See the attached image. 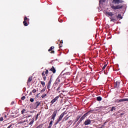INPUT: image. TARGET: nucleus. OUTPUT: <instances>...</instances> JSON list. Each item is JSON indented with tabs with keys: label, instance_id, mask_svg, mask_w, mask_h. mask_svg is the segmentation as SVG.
<instances>
[{
	"label": "nucleus",
	"instance_id": "51",
	"mask_svg": "<svg viewBox=\"0 0 128 128\" xmlns=\"http://www.w3.org/2000/svg\"><path fill=\"white\" fill-rule=\"evenodd\" d=\"M104 125H105V124H106V123H104Z\"/></svg>",
	"mask_w": 128,
	"mask_h": 128
},
{
	"label": "nucleus",
	"instance_id": "17",
	"mask_svg": "<svg viewBox=\"0 0 128 128\" xmlns=\"http://www.w3.org/2000/svg\"><path fill=\"white\" fill-rule=\"evenodd\" d=\"M35 104L36 105V108H38V107L40 104V102H36Z\"/></svg>",
	"mask_w": 128,
	"mask_h": 128
},
{
	"label": "nucleus",
	"instance_id": "26",
	"mask_svg": "<svg viewBox=\"0 0 128 128\" xmlns=\"http://www.w3.org/2000/svg\"><path fill=\"white\" fill-rule=\"evenodd\" d=\"M106 0H100V4H102V2H105Z\"/></svg>",
	"mask_w": 128,
	"mask_h": 128
},
{
	"label": "nucleus",
	"instance_id": "49",
	"mask_svg": "<svg viewBox=\"0 0 128 128\" xmlns=\"http://www.w3.org/2000/svg\"><path fill=\"white\" fill-rule=\"evenodd\" d=\"M8 124H10V123H8V124H6V126H8Z\"/></svg>",
	"mask_w": 128,
	"mask_h": 128
},
{
	"label": "nucleus",
	"instance_id": "37",
	"mask_svg": "<svg viewBox=\"0 0 128 128\" xmlns=\"http://www.w3.org/2000/svg\"><path fill=\"white\" fill-rule=\"evenodd\" d=\"M32 92L33 94H34V93L36 92V89L33 90L32 91Z\"/></svg>",
	"mask_w": 128,
	"mask_h": 128
},
{
	"label": "nucleus",
	"instance_id": "44",
	"mask_svg": "<svg viewBox=\"0 0 128 128\" xmlns=\"http://www.w3.org/2000/svg\"><path fill=\"white\" fill-rule=\"evenodd\" d=\"M52 125H49L48 128H52Z\"/></svg>",
	"mask_w": 128,
	"mask_h": 128
},
{
	"label": "nucleus",
	"instance_id": "2",
	"mask_svg": "<svg viewBox=\"0 0 128 128\" xmlns=\"http://www.w3.org/2000/svg\"><path fill=\"white\" fill-rule=\"evenodd\" d=\"M48 70H46V72L44 71L42 73V76H43V80L46 82V76H48Z\"/></svg>",
	"mask_w": 128,
	"mask_h": 128
},
{
	"label": "nucleus",
	"instance_id": "43",
	"mask_svg": "<svg viewBox=\"0 0 128 128\" xmlns=\"http://www.w3.org/2000/svg\"><path fill=\"white\" fill-rule=\"evenodd\" d=\"M4 120H6V115H4Z\"/></svg>",
	"mask_w": 128,
	"mask_h": 128
},
{
	"label": "nucleus",
	"instance_id": "33",
	"mask_svg": "<svg viewBox=\"0 0 128 128\" xmlns=\"http://www.w3.org/2000/svg\"><path fill=\"white\" fill-rule=\"evenodd\" d=\"M34 120L33 119L30 123L29 124L30 126L31 124H34Z\"/></svg>",
	"mask_w": 128,
	"mask_h": 128
},
{
	"label": "nucleus",
	"instance_id": "40",
	"mask_svg": "<svg viewBox=\"0 0 128 128\" xmlns=\"http://www.w3.org/2000/svg\"><path fill=\"white\" fill-rule=\"evenodd\" d=\"M14 102L12 101V102H11V106H14Z\"/></svg>",
	"mask_w": 128,
	"mask_h": 128
},
{
	"label": "nucleus",
	"instance_id": "23",
	"mask_svg": "<svg viewBox=\"0 0 128 128\" xmlns=\"http://www.w3.org/2000/svg\"><path fill=\"white\" fill-rule=\"evenodd\" d=\"M117 18H122V14H118V16H116Z\"/></svg>",
	"mask_w": 128,
	"mask_h": 128
},
{
	"label": "nucleus",
	"instance_id": "12",
	"mask_svg": "<svg viewBox=\"0 0 128 128\" xmlns=\"http://www.w3.org/2000/svg\"><path fill=\"white\" fill-rule=\"evenodd\" d=\"M106 15L107 16H114V14L112 12H106Z\"/></svg>",
	"mask_w": 128,
	"mask_h": 128
},
{
	"label": "nucleus",
	"instance_id": "28",
	"mask_svg": "<svg viewBox=\"0 0 128 128\" xmlns=\"http://www.w3.org/2000/svg\"><path fill=\"white\" fill-rule=\"evenodd\" d=\"M106 66H107L106 64H105L104 66L102 68V70H106Z\"/></svg>",
	"mask_w": 128,
	"mask_h": 128
},
{
	"label": "nucleus",
	"instance_id": "29",
	"mask_svg": "<svg viewBox=\"0 0 128 128\" xmlns=\"http://www.w3.org/2000/svg\"><path fill=\"white\" fill-rule=\"evenodd\" d=\"M52 122H54V121L52 120H51L50 121V124H49V126H52Z\"/></svg>",
	"mask_w": 128,
	"mask_h": 128
},
{
	"label": "nucleus",
	"instance_id": "30",
	"mask_svg": "<svg viewBox=\"0 0 128 128\" xmlns=\"http://www.w3.org/2000/svg\"><path fill=\"white\" fill-rule=\"evenodd\" d=\"M46 94H42L41 97L42 98H46Z\"/></svg>",
	"mask_w": 128,
	"mask_h": 128
},
{
	"label": "nucleus",
	"instance_id": "27",
	"mask_svg": "<svg viewBox=\"0 0 128 128\" xmlns=\"http://www.w3.org/2000/svg\"><path fill=\"white\" fill-rule=\"evenodd\" d=\"M40 113H38L36 114V120H38V116H40Z\"/></svg>",
	"mask_w": 128,
	"mask_h": 128
},
{
	"label": "nucleus",
	"instance_id": "14",
	"mask_svg": "<svg viewBox=\"0 0 128 128\" xmlns=\"http://www.w3.org/2000/svg\"><path fill=\"white\" fill-rule=\"evenodd\" d=\"M50 70L54 74H56V70L54 67V66H52V67Z\"/></svg>",
	"mask_w": 128,
	"mask_h": 128
},
{
	"label": "nucleus",
	"instance_id": "5",
	"mask_svg": "<svg viewBox=\"0 0 128 128\" xmlns=\"http://www.w3.org/2000/svg\"><path fill=\"white\" fill-rule=\"evenodd\" d=\"M122 2H124L122 0H113L112 2V4H122Z\"/></svg>",
	"mask_w": 128,
	"mask_h": 128
},
{
	"label": "nucleus",
	"instance_id": "10",
	"mask_svg": "<svg viewBox=\"0 0 128 128\" xmlns=\"http://www.w3.org/2000/svg\"><path fill=\"white\" fill-rule=\"evenodd\" d=\"M99 108H102V107L96 108L95 110H90L88 111V112H90L91 114H92V112H98V110H100Z\"/></svg>",
	"mask_w": 128,
	"mask_h": 128
},
{
	"label": "nucleus",
	"instance_id": "22",
	"mask_svg": "<svg viewBox=\"0 0 128 128\" xmlns=\"http://www.w3.org/2000/svg\"><path fill=\"white\" fill-rule=\"evenodd\" d=\"M68 118H70V116L68 117H66V116L64 117L63 119V122H64V120L65 122H66V120H68Z\"/></svg>",
	"mask_w": 128,
	"mask_h": 128
},
{
	"label": "nucleus",
	"instance_id": "50",
	"mask_svg": "<svg viewBox=\"0 0 128 128\" xmlns=\"http://www.w3.org/2000/svg\"><path fill=\"white\" fill-rule=\"evenodd\" d=\"M30 94H32V92H30Z\"/></svg>",
	"mask_w": 128,
	"mask_h": 128
},
{
	"label": "nucleus",
	"instance_id": "4",
	"mask_svg": "<svg viewBox=\"0 0 128 128\" xmlns=\"http://www.w3.org/2000/svg\"><path fill=\"white\" fill-rule=\"evenodd\" d=\"M30 20V19L28 18V17L25 16L24 18V21L23 22V24L24 26H28V24L27 22H28Z\"/></svg>",
	"mask_w": 128,
	"mask_h": 128
},
{
	"label": "nucleus",
	"instance_id": "32",
	"mask_svg": "<svg viewBox=\"0 0 128 128\" xmlns=\"http://www.w3.org/2000/svg\"><path fill=\"white\" fill-rule=\"evenodd\" d=\"M30 102H34V99L33 98H30Z\"/></svg>",
	"mask_w": 128,
	"mask_h": 128
},
{
	"label": "nucleus",
	"instance_id": "36",
	"mask_svg": "<svg viewBox=\"0 0 128 128\" xmlns=\"http://www.w3.org/2000/svg\"><path fill=\"white\" fill-rule=\"evenodd\" d=\"M60 88V86H59L58 88L56 90V92H60L58 91V90Z\"/></svg>",
	"mask_w": 128,
	"mask_h": 128
},
{
	"label": "nucleus",
	"instance_id": "9",
	"mask_svg": "<svg viewBox=\"0 0 128 128\" xmlns=\"http://www.w3.org/2000/svg\"><path fill=\"white\" fill-rule=\"evenodd\" d=\"M92 122V120H86L84 122V126H88V124H90Z\"/></svg>",
	"mask_w": 128,
	"mask_h": 128
},
{
	"label": "nucleus",
	"instance_id": "24",
	"mask_svg": "<svg viewBox=\"0 0 128 128\" xmlns=\"http://www.w3.org/2000/svg\"><path fill=\"white\" fill-rule=\"evenodd\" d=\"M72 120H70L68 122V126H72Z\"/></svg>",
	"mask_w": 128,
	"mask_h": 128
},
{
	"label": "nucleus",
	"instance_id": "15",
	"mask_svg": "<svg viewBox=\"0 0 128 128\" xmlns=\"http://www.w3.org/2000/svg\"><path fill=\"white\" fill-rule=\"evenodd\" d=\"M32 77H29L27 81V84L28 86V84H30V82H32Z\"/></svg>",
	"mask_w": 128,
	"mask_h": 128
},
{
	"label": "nucleus",
	"instance_id": "11",
	"mask_svg": "<svg viewBox=\"0 0 128 128\" xmlns=\"http://www.w3.org/2000/svg\"><path fill=\"white\" fill-rule=\"evenodd\" d=\"M54 48V46H52L50 49L48 50V52H50L51 54H54V50H52Z\"/></svg>",
	"mask_w": 128,
	"mask_h": 128
},
{
	"label": "nucleus",
	"instance_id": "42",
	"mask_svg": "<svg viewBox=\"0 0 128 128\" xmlns=\"http://www.w3.org/2000/svg\"><path fill=\"white\" fill-rule=\"evenodd\" d=\"M12 126V124H10L7 128H10Z\"/></svg>",
	"mask_w": 128,
	"mask_h": 128
},
{
	"label": "nucleus",
	"instance_id": "34",
	"mask_svg": "<svg viewBox=\"0 0 128 128\" xmlns=\"http://www.w3.org/2000/svg\"><path fill=\"white\" fill-rule=\"evenodd\" d=\"M46 92V88H44L42 90H40V92Z\"/></svg>",
	"mask_w": 128,
	"mask_h": 128
},
{
	"label": "nucleus",
	"instance_id": "6",
	"mask_svg": "<svg viewBox=\"0 0 128 128\" xmlns=\"http://www.w3.org/2000/svg\"><path fill=\"white\" fill-rule=\"evenodd\" d=\"M88 114H90V112H88L86 114H84L79 120V122H82V120L88 116Z\"/></svg>",
	"mask_w": 128,
	"mask_h": 128
},
{
	"label": "nucleus",
	"instance_id": "31",
	"mask_svg": "<svg viewBox=\"0 0 128 128\" xmlns=\"http://www.w3.org/2000/svg\"><path fill=\"white\" fill-rule=\"evenodd\" d=\"M21 100H26V96H22L21 98Z\"/></svg>",
	"mask_w": 128,
	"mask_h": 128
},
{
	"label": "nucleus",
	"instance_id": "18",
	"mask_svg": "<svg viewBox=\"0 0 128 128\" xmlns=\"http://www.w3.org/2000/svg\"><path fill=\"white\" fill-rule=\"evenodd\" d=\"M110 22H116V18H115L114 17L110 18Z\"/></svg>",
	"mask_w": 128,
	"mask_h": 128
},
{
	"label": "nucleus",
	"instance_id": "8",
	"mask_svg": "<svg viewBox=\"0 0 128 128\" xmlns=\"http://www.w3.org/2000/svg\"><path fill=\"white\" fill-rule=\"evenodd\" d=\"M58 98H60V96H56L54 98L52 99L50 102L51 104H54V102H58Z\"/></svg>",
	"mask_w": 128,
	"mask_h": 128
},
{
	"label": "nucleus",
	"instance_id": "48",
	"mask_svg": "<svg viewBox=\"0 0 128 128\" xmlns=\"http://www.w3.org/2000/svg\"><path fill=\"white\" fill-rule=\"evenodd\" d=\"M102 128V127H99V128Z\"/></svg>",
	"mask_w": 128,
	"mask_h": 128
},
{
	"label": "nucleus",
	"instance_id": "3",
	"mask_svg": "<svg viewBox=\"0 0 128 128\" xmlns=\"http://www.w3.org/2000/svg\"><path fill=\"white\" fill-rule=\"evenodd\" d=\"M124 8V5L122 4H118L116 6L114 5L112 6V8L113 10H120V8Z\"/></svg>",
	"mask_w": 128,
	"mask_h": 128
},
{
	"label": "nucleus",
	"instance_id": "1",
	"mask_svg": "<svg viewBox=\"0 0 128 128\" xmlns=\"http://www.w3.org/2000/svg\"><path fill=\"white\" fill-rule=\"evenodd\" d=\"M64 114H66V112H63L59 116L58 118L57 119L56 122H55V126H56L58 124H60V122L62 120V118H64Z\"/></svg>",
	"mask_w": 128,
	"mask_h": 128
},
{
	"label": "nucleus",
	"instance_id": "7",
	"mask_svg": "<svg viewBox=\"0 0 128 128\" xmlns=\"http://www.w3.org/2000/svg\"><path fill=\"white\" fill-rule=\"evenodd\" d=\"M56 114H58V110H54L52 115L51 116V120H54V118H56Z\"/></svg>",
	"mask_w": 128,
	"mask_h": 128
},
{
	"label": "nucleus",
	"instance_id": "25",
	"mask_svg": "<svg viewBox=\"0 0 128 128\" xmlns=\"http://www.w3.org/2000/svg\"><path fill=\"white\" fill-rule=\"evenodd\" d=\"M114 110H116V108L114 106H112L110 110V112H114Z\"/></svg>",
	"mask_w": 128,
	"mask_h": 128
},
{
	"label": "nucleus",
	"instance_id": "47",
	"mask_svg": "<svg viewBox=\"0 0 128 128\" xmlns=\"http://www.w3.org/2000/svg\"><path fill=\"white\" fill-rule=\"evenodd\" d=\"M120 114V116H124V113H122Z\"/></svg>",
	"mask_w": 128,
	"mask_h": 128
},
{
	"label": "nucleus",
	"instance_id": "39",
	"mask_svg": "<svg viewBox=\"0 0 128 128\" xmlns=\"http://www.w3.org/2000/svg\"><path fill=\"white\" fill-rule=\"evenodd\" d=\"M2 120H4V118L3 117L0 118V122H2Z\"/></svg>",
	"mask_w": 128,
	"mask_h": 128
},
{
	"label": "nucleus",
	"instance_id": "41",
	"mask_svg": "<svg viewBox=\"0 0 128 128\" xmlns=\"http://www.w3.org/2000/svg\"><path fill=\"white\" fill-rule=\"evenodd\" d=\"M124 102L122 99L120 100H118V102Z\"/></svg>",
	"mask_w": 128,
	"mask_h": 128
},
{
	"label": "nucleus",
	"instance_id": "52",
	"mask_svg": "<svg viewBox=\"0 0 128 128\" xmlns=\"http://www.w3.org/2000/svg\"><path fill=\"white\" fill-rule=\"evenodd\" d=\"M37 96H38V94H37Z\"/></svg>",
	"mask_w": 128,
	"mask_h": 128
},
{
	"label": "nucleus",
	"instance_id": "45",
	"mask_svg": "<svg viewBox=\"0 0 128 128\" xmlns=\"http://www.w3.org/2000/svg\"><path fill=\"white\" fill-rule=\"evenodd\" d=\"M78 124H80V120L78 122Z\"/></svg>",
	"mask_w": 128,
	"mask_h": 128
},
{
	"label": "nucleus",
	"instance_id": "21",
	"mask_svg": "<svg viewBox=\"0 0 128 128\" xmlns=\"http://www.w3.org/2000/svg\"><path fill=\"white\" fill-rule=\"evenodd\" d=\"M40 84L42 85V86H43V88H44V86H46V82H44V81H41Z\"/></svg>",
	"mask_w": 128,
	"mask_h": 128
},
{
	"label": "nucleus",
	"instance_id": "35",
	"mask_svg": "<svg viewBox=\"0 0 128 128\" xmlns=\"http://www.w3.org/2000/svg\"><path fill=\"white\" fill-rule=\"evenodd\" d=\"M24 112H26V109H23V110L21 111V112H22V114H24Z\"/></svg>",
	"mask_w": 128,
	"mask_h": 128
},
{
	"label": "nucleus",
	"instance_id": "19",
	"mask_svg": "<svg viewBox=\"0 0 128 128\" xmlns=\"http://www.w3.org/2000/svg\"><path fill=\"white\" fill-rule=\"evenodd\" d=\"M80 116H77L74 124H76V122L78 120H80Z\"/></svg>",
	"mask_w": 128,
	"mask_h": 128
},
{
	"label": "nucleus",
	"instance_id": "20",
	"mask_svg": "<svg viewBox=\"0 0 128 128\" xmlns=\"http://www.w3.org/2000/svg\"><path fill=\"white\" fill-rule=\"evenodd\" d=\"M102 98V97L100 96H98L96 98V100L98 101V102H101Z\"/></svg>",
	"mask_w": 128,
	"mask_h": 128
},
{
	"label": "nucleus",
	"instance_id": "46",
	"mask_svg": "<svg viewBox=\"0 0 128 128\" xmlns=\"http://www.w3.org/2000/svg\"><path fill=\"white\" fill-rule=\"evenodd\" d=\"M104 124L102 125V126H101V128H104Z\"/></svg>",
	"mask_w": 128,
	"mask_h": 128
},
{
	"label": "nucleus",
	"instance_id": "38",
	"mask_svg": "<svg viewBox=\"0 0 128 128\" xmlns=\"http://www.w3.org/2000/svg\"><path fill=\"white\" fill-rule=\"evenodd\" d=\"M123 102H128V98H123Z\"/></svg>",
	"mask_w": 128,
	"mask_h": 128
},
{
	"label": "nucleus",
	"instance_id": "16",
	"mask_svg": "<svg viewBox=\"0 0 128 128\" xmlns=\"http://www.w3.org/2000/svg\"><path fill=\"white\" fill-rule=\"evenodd\" d=\"M51 84H52V79H50V81L48 82L47 88H50Z\"/></svg>",
	"mask_w": 128,
	"mask_h": 128
},
{
	"label": "nucleus",
	"instance_id": "13",
	"mask_svg": "<svg viewBox=\"0 0 128 128\" xmlns=\"http://www.w3.org/2000/svg\"><path fill=\"white\" fill-rule=\"evenodd\" d=\"M114 86L116 88H118V86H120V82H115V84H114Z\"/></svg>",
	"mask_w": 128,
	"mask_h": 128
}]
</instances>
